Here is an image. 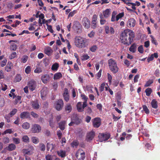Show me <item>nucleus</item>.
<instances>
[{
	"instance_id": "nucleus-1",
	"label": "nucleus",
	"mask_w": 160,
	"mask_h": 160,
	"mask_svg": "<svg viewBox=\"0 0 160 160\" xmlns=\"http://www.w3.org/2000/svg\"><path fill=\"white\" fill-rule=\"evenodd\" d=\"M134 33L132 30L126 29L122 32L120 36L121 42L123 44L128 46L133 42Z\"/></svg>"
},
{
	"instance_id": "nucleus-2",
	"label": "nucleus",
	"mask_w": 160,
	"mask_h": 160,
	"mask_svg": "<svg viewBox=\"0 0 160 160\" xmlns=\"http://www.w3.org/2000/svg\"><path fill=\"white\" fill-rule=\"evenodd\" d=\"M74 43L77 47L80 49L86 48L88 45V40L80 36H76L75 37Z\"/></svg>"
},
{
	"instance_id": "nucleus-3",
	"label": "nucleus",
	"mask_w": 160,
	"mask_h": 160,
	"mask_svg": "<svg viewBox=\"0 0 160 160\" xmlns=\"http://www.w3.org/2000/svg\"><path fill=\"white\" fill-rule=\"evenodd\" d=\"M108 63L109 70L113 73L116 74L118 72L119 68L116 61L114 60L112 58L109 59Z\"/></svg>"
},
{
	"instance_id": "nucleus-4",
	"label": "nucleus",
	"mask_w": 160,
	"mask_h": 160,
	"mask_svg": "<svg viewBox=\"0 0 160 160\" xmlns=\"http://www.w3.org/2000/svg\"><path fill=\"white\" fill-rule=\"evenodd\" d=\"M110 136V134L108 133H99L98 138L99 142H102L108 140Z\"/></svg>"
},
{
	"instance_id": "nucleus-5",
	"label": "nucleus",
	"mask_w": 160,
	"mask_h": 160,
	"mask_svg": "<svg viewBox=\"0 0 160 160\" xmlns=\"http://www.w3.org/2000/svg\"><path fill=\"white\" fill-rule=\"evenodd\" d=\"M75 156L78 160H84L85 158V152L82 149H79L77 151Z\"/></svg>"
},
{
	"instance_id": "nucleus-6",
	"label": "nucleus",
	"mask_w": 160,
	"mask_h": 160,
	"mask_svg": "<svg viewBox=\"0 0 160 160\" xmlns=\"http://www.w3.org/2000/svg\"><path fill=\"white\" fill-rule=\"evenodd\" d=\"M93 127L96 128H99L101 124V120L99 118H95L92 120Z\"/></svg>"
},
{
	"instance_id": "nucleus-7",
	"label": "nucleus",
	"mask_w": 160,
	"mask_h": 160,
	"mask_svg": "<svg viewBox=\"0 0 160 160\" xmlns=\"http://www.w3.org/2000/svg\"><path fill=\"white\" fill-rule=\"evenodd\" d=\"M34 149L33 146H29L27 148L23 149L22 152L24 154L30 155L33 153Z\"/></svg>"
},
{
	"instance_id": "nucleus-8",
	"label": "nucleus",
	"mask_w": 160,
	"mask_h": 160,
	"mask_svg": "<svg viewBox=\"0 0 160 160\" xmlns=\"http://www.w3.org/2000/svg\"><path fill=\"white\" fill-rule=\"evenodd\" d=\"M41 130V128L40 125L35 124L32 125L31 131L33 133H38Z\"/></svg>"
},
{
	"instance_id": "nucleus-9",
	"label": "nucleus",
	"mask_w": 160,
	"mask_h": 160,
	"mask_svg": "<svg viewBox=\"0 0 160 160\" xmlns=\"http://www.w3.org/2000/svg\"><path fill=\"white\" fill-rule=\"evenodd\" d=\"M95 136V132L93 131L88 132H87L85 140L87 142L91 141Z\"/></svg>"
},
{
	"instance_id": "nucleus-10",
	"label": "nucleus",
	"mask_w": 160,
	"mask_h": 160,
	"mask_svg": "<svg viewBox=\"0 0 160 160\" xmlns=\"http://www.w3.org/2000/svg\"><path fill=\"white\" fill-rule=\"evenodd\" d=\"M63 104V101L62 99L58 100L56 102L55 108L57 110L59 111L62 109Z\"/></svg>"
},
{
	"instance_id": "nucleus-11",
	"label": "nucleus",
	"mask_w": 160,
	"mask_h": 160,
	"mask_svg": "<svg viewBox=\"0 0 160 160\" xmlns=\"http://www.w3.org/2000/svg\"><path fill=\"white\" fill-rule=\"evenodd\" d=\"M28 87L29 89L32 91L34 90L36 86V82L33 80H31L28 82Z\"/></svg>"
},
{
	"instance_id": "nucleus-12",
	"label": "nucleus",
	"mask_w": 160,
	"mask_h": 160,
	"mask_svg": "<svg viewBox=\"0 0 160 160\" xmlns=\"http://www.w3.org/2000/svg\"><path fill=\"white\" fill-rule=\"evenodd\" d=\"M83 25L86 28H88L90 27V22L89 19L86 17L83 18Z\"/></svg>"
},
{
	"instance_id": "nucleus-13",
	"label": "nucleus",
	"mask_w": 160,
	"mask_h": 160,
	"mask_svg": "<svg viewBox=\"0 0 160 160\" xmlns=\"http://www.w3.org/2000/svg\"><path fill=\"white\" fill-rule=\"evenodd\" d=\"M48 90L47 87L43 88L41 91V97L42 99H45V97L48 94Z\"/></svg>"
},
{
	"instance_id": "nucleus-14",
	"label": "nucleus",
	"mask_w": 160,
	"mask_h": 160,
	"mask_svg": "<svg viewBox=\"0 0 160 160\" xmlns=\"http://www.w3.org/2000/svg\"><path fill=\"white\" fill-rule=\"evenodd\" d=\"M50 79V77L48 74H45L41 77V80L44 84L47 83L49 81Z\"/></svg>"
},
{
	"instance_id": "nucleus-15",
	"label": "nucleus",
	"mask_w": 160,
	"mask_h": 160,
	"mask_svg": "<svg viewBox=\"0 0 160 160\" xmlns=\"http://www.w3.org/2000/svg\"><path fill=\"white\" fill-rule=\"evenodd\" d=\"M136 20L133 18H130L128 21L127 26L129 27H133L136 24Z\"/></svg>"
},
{
	"instance_id": "nucleus-16",
	"label": "nucleus",
	"mask_w": 160,
	"mask_h": 160,
	"mask_svg": "<svg viewBox=\"0 0 160 160\" xmlns=\"http://www.w3.org/2000/svg\"><path fill=\"white\" fill-rule=\"evenodd\" d=\"M63 96L64 97V100L68 102L69 100V95L68 92V89L67 88L64 89V92L63 94Z\"/></svg>"
},
{
	"instance_id": "nucleus-17",
	"label": "nucleus",
	"mask_w": 160,
	"mask_h": 160,
	"mask_svg": "<svg viewBox=\"0 0 160 160\" xmlns=\"http://www.w3.org/2000/svg\"><path fill=\"white\" fill-rule=\"evenodd\" d=\"M20 117L22 119L29 118L30 117V114L28 112H22L21 113Z\"/></svg>"
},
{
	"instance_id": "nucleus-18",
	"label": "nucleus",
	"mask_w": 160,
	"mask_h": 160,
	"mask_svg": "<svg viewBox=\"0 0 160 160\" xmlns=\"http://www.w3.org/2000/svg\"><path fill=\"white\" fill-rule=\"evenodd\" d=\"M158 57V55L157 53H154V54H151L150 56L148 57L147 58V61L148 62H149L150 61L153 60L154 59V57L155 58H157Z\"/></svg>"
},
{
	"instance_id": "nucleus-19",
	"label": "nucleus",
	"mask_w": 160,
	"mask_h": 160,
	"mask_svg": "<svg viewBox=\"0 0 160 160\" xmlns=\"http://www.w3.org/2000/svg\"><path fill=\"white\" fill-rule=\"evenodd\" d=\"M32 107L35 109H38L39 108V103L37 100H35L32 102Z\"/></svg>"
},
{
	"instance_id": "nucleus-20",
	"label": "nucleus",
	"mask_w": 160,
	"mask_h": 160,
	"mask_svg": "<svg viewBox=\"0 0 160 160\" xmlns=\"http://www.w3.org/2000/svg\"><path fill=\"white\" fill-rule=\"evenodd\" d=\"M110 9H107L103 11L102 12L103 17L105 18H108L110 14Z\"/></svg>"
},
{
	"instance_id": "nucleus-21",
	"label": "nucleus",
	"mask_w": 160,
	"mask_h": 160,
	"mask_svg": "<svg viewBox=\"0 0 160 160\" xmlns=\"http://www.w3.org/2000/svg\"><path fill=\"white\" fill-rule=\"evenodd\" d=\"M16 148V145L13 143L9 144L6 147V149L9 151H12L14 150Z\"/></svg>"
},
{
	"instance_id": "nucleus-22",
	"label": "nucleus",
	"mask_w": 160,
	"mask_h": 160,
	"mask_svg": "<svg viewBox=\"0 0 160 160\" xmlns=\"http://www.w3.org/2000/svg\"><path fill=\"white\" fill-rule=\"evenodd\" d=\"M77 108L78 112H82L83 111L82 102H78L77 103Z\"/></svg>"
},
{
	"instance_id": "nucleus-23",
	"label": "nucleus",
	"mask_w": 160,
	"mask_h": 160,
	"mask_svg": "<svg viewBox=\"0 0 160 160\" xmlns=\"http://www.w3.org/2000/svg\"><path fill=\"white\" fill-rule=\"evenodd\" d=\"M66 122L65 121H62L58 123L59 127L62 130H63L65 128V125Z\"/></svg>"
},
{
	"instance_id": "nucleus-24",
	"label": "nucleus",
	"mask_w": 160,
	"mask_h": 160,
	"mask_svg": "<svg viewBox=\"0 0 160 160\" xmlns=\"http://www.w3.org/2000/svg\"><path fill=\"white\" fill-rule=\"evenodd\" d=\"M52 52V50L50 47H48L44 49V52L48 56L51 55Z\"/></svg>"
},
{
	"instance_id": "nucleus-25",
	"label": "nucleus",
	"mask_w": 160,
	"mask_h": 160,
	"mask_svg": "<svg viewBox=\"0 0 160 160\" xmlns=\"http://www.w3.org/2000/svg\"><path fill=\"white\" fill-rule=\"evenodd\" d=\"M137 45L135 43H133L131 45L129 48V50L133 53L136 52V50Z\"/></svg>"
},
{
	"instance_id": "nucleus-26",
	"label": "nucleus",
	"mask_w": 160,
	"mask_h": 160,
	"mask_svg": "<svg viewBox=\"0 0 160 160\" xmlns=\"http://www.w3.org/2000/svg\"><path fill=\"white\" fill-rule=\"evenodd\" d=\"M57 153L58 156L61 157L62 158H64L66 156V151L62 150L58 151Z\"/></svg>"
},
{
	"instance_id": "nucleus-27",
	"label": "nucleus",
	"mask_w": 160,
	"mask_h": 160,
	"mask_svg": "<svg viewBox=\"0 0 160 160\" xmlns=\"http://www.w3.org/2000/svg\"><path fill=\"white\" fill-rule=\"evenodd\" d=\"M12 64L11 62H8L7 65L5 67V70L9 72L11 71V66H12Z\"/></svg>"
},
{
	"instance_id": "nucleus-28",
	"label": "nucleus",
	"mask_w": 160,
	"mask_h": 160,
	"mask_svg": "<svg viewBox=\"0 0 160 160\" xmlns=\"http://www.w3.org/2000/svg\"><path fill=\"white\" fill-rule=\"evenodd\" d=\"M59 67V64L57 62H55L52 66L51 69L53 71H57Z\"/></svg>"
},
{
	"instance_id": "nucleus-29",
	"label": "nucleus",
	"mask_w": 160,
	"mask_h": 160,
	"mask_svg": "<svg viewBox=\"0 0 160 160\" xmlns=\"http://www.w3.org/2000/svg\"><path fill=\"white\" fill-rule=\"evenodd\" d=\"M62 77V73L60 72L56 73L54 75L53 79L57 80L60 79Z\"/></svg>"
},
{
	"instance_id": "nucleus-30",
	"label": "nucleus",
	"mask_w": 160,
	"mask_h": 160,
	"mask_svg": "<svg viewBox=\"0 0 160 160\" xmlns=\"http://www.w3.org/2000/svg\"><path fill=\"white\" fill-rule=\"evenodd\" d=\"M151 105L152 108L156 109L158 108L157 102L155 99H153L151 102Z\"/></svg>"
},
{
	"instance_id": "nucleus-31",
	"label": "nucleus",
	"mask_w": 160,
	"mask_h": 160,
	"mask_svg": "<svg viewBox=\"0 0 160 160\" xmlns=\"http://www.w3.org/2000/svg\"><path fill=\"white\" fill-rule=\"evenodd\" d=\"M99 17L100 18V22L101 25H103L105 23L106 21L104 19V18L102 13H100L99 14Z\"/></svg>"
},
{
	"instance_id": "nucleus-32",
	"label": "nucleus",
	"mask_w": 160,
	"mask_h": 160,
	"mask_svg": "<svg viewBox=\"0 0 160 160\" xmlns=\"http://www.w3.org/2000/svg\"><path fill=\"white\" fill-rule=\"evenodd\" d=\"M79 144L78 141L77 140H73L71 143V146L73 148H77Z\"/></svg>"
},
{
	"instance_id": "nucleus-33",
	"label": "nucleus",
	"mask_w": 160,
	"mask_h": 160,
	"mask_svg": "<svg viewBox=\"0 0 160 160\" xmlns=\"http://www.w3.org/2000/svg\"><path fill=\"white\" fill-rule=\"evenodd\" d=\"M22 127L23 128L26 129H28L30 127V124L29 123L26 122H24L22 125Z\"/></svg>"
},
{
	"instance_id": "nucleus-34",
	"label": "nucleus",
	"mask_w": 160,
	"mask_h": 160,
	"mask_svg": "<svg viewBox=\"0 0 160 160\" xmlns=\"http://www.w3.org/2000/svg\"><path fill=\"white\" fill-rule=\"evenodd\" d=\"M17 112V109L16 108H14L8 114V115L10 116L11 117H12V116L16 114Z\"/></svg>"
},
{
	"instance_id": "nucleus-35",
	"label": "nucleus",
	"mask_w": 160,
	"mask_h": 160,
	"mask_svg": "<svg viewBox=\"0 0 160 160\" xmlns=\"http://www.w3.org/2000/svg\"><path fill=\"white\" fill-rule=\"evenodd\" d=\"M152 90L151 88H148L145 90V92L146 96H149L152 92Z\"/></svg>"
},
{
	"instance_id": "nucleus-36",
	"label": "nucleus",
	"mask_w": 160,
	"mask_h": 160,
	"mask_svg": "<svg viewBox=\"0 0 160 160\" xmlns=\"http://www.w3.org/2000/svg\"><path fill=\"white\" fill-rule=\"evenodd\" d=\"M124 16V13L122 12L119 13L116 16V21H118L121 18Z\"/></svg>"
},
{
	"instance_id": "nucleus-37",
	"label": "nucleus",
	"mask_w": 160,
	"mask_h": 160,
	"mask_svg": "<svg viewBox=\"0 0 160 160\" xmlns=\"http://www.w3.org/2000/svg\"><path fill=\"white\" fill-rule=\"evenodd\" d=\"M117 14V12L113 11L112 14L111 21L112 22H114L116 21V15Z\"/></svg>"
},
{
	"instance_id": "nucleus-38",
	"label": "nucleus",
	"mask_w": 160,
	"mask_h": 160,
	"mask_svg": "<svg viewBox=\"0 0 160 160\" xmlns=\"http://www.w3.org/2000/svg\"><path fill=\"white\" fill-rule=\"evenodd\" d=\"M65 110L68 111V113H69L72 110V108L70 104H68L65 107Z\"/></svg>"
},
{
	"instance_id": "nucleus-39",
	"label": "nucleus",
	"mask_w": 160,
	"mask_h": 160,
	"mask_svg": "<svg viewBox=\"0 0 160 160\" xmlns=\"http://www.w3.org/2000/svg\"><path fill=\"white\" fill-rule=\"evenodd\" d=\"M22 141L26 143L29 142V138L27 135H24L22 137Z\"/></svg>"
},
{
	"instance_id": "nucleus-40",
	"label": "nucleus",
	"mask_w": 160,
	"mask_h": 160,
	"mask_svg": "<svg viewBox=\"0 0 160 160\" xmlns=\"http://www.w3.org/2000/svg\"><path fill=\"white\" fill-rule=\"evenodd\" d=\"M17 48V46L15 43H13L10 46L11 51H15Z\"/></svg>"
},
{
	"instance_id": "nucleus-41",
	"label": "nucleus",
	"mask_w": 160,
	"mask_h": 160,
	"mask_svg": "<svg viewBox=\"0 0 160 160\" xmlns=\"http://www.w3.org/2000/svg\"><path fill=\"white\" fill-rule=\"evenodd\" d=\"M31 140L32 142L36 144L39 142V139L36 137H32L31 138Z\"/></svg>"
},
{
	"instance_id": "nucleus-42",
	"label": "nucleus",
	"mask_w": 160,
	"mask_h": 160,
	"mask_svg": "<svg viewBox=\"0 0 160 160\" xmlns=\"http://www.w3.org/2000/svg\"><path fill=\"white\" fill-rule=\"evenodd\" d=\"M17 54L16 52H13L11 53L9 56L10 59H12L17 57Z\"/></svg>"
},
{
	"instance_id": "nucleus-43",
	"label": "nucleus",
	"mask_w": 160,
	"mask_h": 160,
	"mask_svg": "<svg viewBox=\"0 0 160 160\" xmlns=\"http://www.w3.org/2000/svg\"><path fill=\"white\" fill-rule=\"evenodd\" d=\"M40 150L42 151H44L45 150V145L42 143H40L39 145Z\"/></svg>"
},
{
	"instance_id": "nucleus-44",
	"label": "nucleus",
	"mask_w": 160,
	"mask_h": 160,
	"mask_svg": "<svg viewBox=\"0 0 160 160\" xmlns=\"http://www.w3.org/2000/svg\"><path fill=\"white\" fill-rule=\"evenodd\" d=\"M153 82V80L152 79H149L147 81L145 85V87H148L150 85L152 84Z\"/></svg>"
},
{
	"instance_id": "nucleus-45",
	"label": "nucleus",
	"mask_w": 160,
	"mask_h": 160,
	"mask_svg": "<svg viewBox=\"0 0 160 160\" xmlns=\"http://www.w3.org/2000/svg\"><path fill=\"white\" fill-rule=\"evenodd\" d=\"M97 49V46L96 45H94L90 48V50L92 52H94Z\"/></svg>"
},
{
	"instance_id": "nucleus-46",
	"label": "nucleus",
	"mask_w": 160,
	"mask_h": 160,
	"mask_svg": "<svg viewBox=\"0 0 160 160\" xmlns=\"http://www.w3.org/2000/svg\"><path fill=\"white\" fill-rule=\"evenodd\" d=\"M85 112L88 114H90L92 112V110L90 108L88 107L85 108Z\"/></svg>"
},
{
	"instance_id": "nucleus-47",
	"label": "nucleus",
	"mask_w": 160,
	"mask_h": 160,
	"mask_svg": "<svg viewBox=\"0 0 160 160\" xmlns=\"http://www.w3.org/2000/svg\"><path fill=\"white\" fill-rule=\"evenodd\" d=\"M12 140L16 144H18L20 143V139L18 138H12Z\"/></svg>"
},
{
	"instance_id": "nucleus-48",
	"label": "nucleus",
	"mask_w": 160,
	"mask_h": 160,
	"mask_svg": "<svg viewBox=\"0 0 160 160\" xmlns=\"http://www.w3.org/2000/svg\"><path fill=\"white\" fill-rule=\"evenodd\" d=\"M21 79L22 78L21 75L19 74H17L15 78V81L16 82H19Z\"/></svg>"
},
{
	"instance_id": "nucleus-49",
	"label": "nucleus",
	"mask_w": 160,
	"mask_h": 160,
	"mask_svg": "<svg viewBox=\"0 0 160 160\" xmlns=\"http://www.w3.org/2000/svg\"><path fill=\"white\" fill-rule=\"evenodd\" d=\"M2 142L4 144H7L9 142V139L8 137H5L3 138Z\"/></svg>"
},
{
	"instance_id": "nucleus-50",
	"label": "nucleus",
	"mask_w": 160,
	"mask_h": 160,
	"mask_svg": "<svg viewBox=\"0 0 160 160\" xmlns=\"http://www.w3.org/2000/svg\"><path fill=\"white\" fill-rule=\"evenodd\" d=\"M142 108L143 110L145 112V113H146L147 114H148L149 113V110L146 105H144L143 106Z\"/></svg>"
},
{
	"instance_id": "nucleus-51",
	"label": "nucleus",
	"mask_w": 160,
	"mask_h": 160,
	"mask_svg": "<svg viewBox=\"0 0 160 160\" xmlns=\"http://www.w3.org/2000/svg\"><path fill=\"white\" fill-rule=\"evenodd\" d=\"M108 79L109 84H111L112 82V76L111 74L108 73H107Z\"/></svg>"
},
{
	"instance_id": "nucleus-52",
	"label": "nucleus",
	"mask_w": 160,
	"mask_h": 160,
	"mask_svg": "<svg viewBox=\"0 0 160 160\" xmlns=\"http://www.w3.org/2000/svg\"><path fill=\"white\" fill-rule=\"evenodd\" d=\"M90 58L89 56L88 55H84L81 57V59L82 61H85L88 59Z\"/></svg>"
},
{
	"instance_id": "nucleus-53",
	"label": "nucleus",
	"mask_w": 160,
	"mask_h": 160,
	"mask_svg": "<svg viewBox=\"0 0 160 160\" xmlns=\"http://www.w3.org/2000/svg\"><path fill=\"white\" fill-rule=\"evenodd\" d=\"M77 10H74L73 11L70 12L68 15V18H69L70 17H72L75 14L77 13Z\"/></svg>"
},
{
	"instance_id": "nucleus-54",
	"label": "nucleus",
	"mask_w": 160,
	"mask_h": 160,
	"mask_svg": "<svg viewBox=\"0 0 160 160\" xmlns=\"http://www.w3.org/2000/svg\"><path fill=\"white\" fill-rule=\"evenodd\" d=\"M49 126L52 128H53L55 127V122H53L52 119L50 120L49 121Z\"/></svg>"
},
{
	"instance_id": "nucleus-55",
	"label": "nucleus",
	"mask_w": 160,
	"mask_h": 160,
	"mask_svg": "<svg viewBox=\"0 0 160 160\" xmlns=\"http://www.w3.org/2000/svg\"><path fill=\"white\" fill-rule=\"evenodd\" d=\"M28 59V56L27 55H24L23 56L22 58H21L22 62L23 63H25Z\"/></svg>"
},
{
	"instance_id": "nucleus-56",
	"label": "nucleus",
	"mask_w": 160,
	"mask_h": 160,
	"mask_svg": "<svg viewBox=\"0 0 160 160\" xmlns=\"http://www.w3.org/2000/svg\"><path fill=\"white\" fill-rule=\"evenodd\" d=\"M46 24L47 26V29L51 33H53V30L52 28V26L51 25H48V23H46Z\"/></svg>"
},
{
	"instance_id": "nucleus-57",
	"label": "nucleus",
	"mask_w": 160,
	"mask_h": 160,
	"mask_svg": "<svg viewBox=\"0 0 160 160\" xmlns=\"http://www.w3.org/2000/svg\"><path fill=\"white\" fill-rule=\"evenodd\" d=\"M45 158L46 160H53V157L52 155L48 154L46 156Z\"/></svg>"
},
{
	"instance_id": "nucleus-58",
	"label": "nucleus",
	"mask_w": 160,
	"mask_h": 160,
	"mask_svg": "<svg viewBox=\"0 0 160 160\" xmlns=\"http://www.w3.org/2000/svg\"><path fill=\"white\" fill-rule=\"evenodd\" d=\"M42 72V70L40 68H37L34 70V72L35 73H39Z\"/></svg>"
},
{
	"instance_id": "nucleus-59",
	"label": "nucleus",
	"mask_w": 160,
	"mask_h": 160,
	"mask_svg": "<svg viewBox=\"0 0 160 160\" xmlns=\"http://www.w3.org/2000/svg\"><path fill=\"white\" fill-rule=\"evenodd\" d=\"M31 71V67L28 66L25 69V72L27 74H29L30 73Z\"/></svg>"
},
{
	"instance_id": "nucleus-60",
	"label": "nucleus",
	"mask_w": 160,
	"mask_h": 160,
	"mask_svg": "<svg viewBox=\"0 0 160 160\" xmlns=\"http://www.w3.org/2000/svg\"><path fill=\"white\" fill-rule=\"evenodd\" d=\"M138 51L140 53H142L143 52V49L142 45H141L138 48Z\"/></svg>"
},
{
	"instance_id": "nucleus-61",
	"label": "nucleus",
	"mask_w": 160,
	"mask_h": 160,
	"mask_svg": "<svg viewBox=\"0 0 160 160\" xmlns=\"http://www.w3.org/2000/svg\"><path fill=\"white\" fill-rule=\"evenodd\" d=\"M102 72V70L100 69L96 75L97 79H98L101 77V73Z\"/></svg>"
},
{
	"instance_id": "nucleus-62",
	"label": "nucleus",
	"mask_w": 160,
	"mask_h": 160,
	"mask_svg": "<svg viewBox=\"0 0 160 160\" xmlns=\"http://www.w3.org/2000/svg\"><path fill=\"white\" fill-rule=\"evenodd\" d=\"M97 21H92V28L93 29H95L97 27Z\"/></svg>"
},
{
	"instance_id": "nucleus-63",
	"label": "nucleus",
	"mask_w": 160,
	"mask_h": 160,
	"mask_svg": "<svg viewBox=\"0 0 160 160\" xmlns=\"http://www.w3.org/2000/svg\"><path fill=\"white\" fill-rule=\"evenodd\" d=\"M105 85L104 83H103L101 85L99 88V90L100 92H102L104 90Z\"/></svg>"
},
{
	"instance_id": "nucleus-64",
	"label": "nucleus",
	"mask_w": 160,
	"mask_h": 160,
	"mask_svg": "<svg viewBox=\"0 0 160 160\" xmlns=\"http://www.w3.org/2000/svg\"><path fill=\"white\" fill-rule=\"evenodd\" d=\"M7 60L6 59H4L1 62V66L2 67H3L7 63Z\"/></svg>"
}]
</instances>
